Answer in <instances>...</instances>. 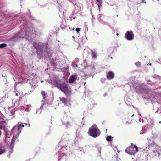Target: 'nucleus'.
<instances>
[{"mask_svg": "<svg viewBox=\"0 0 161 161\" xmlns=\"http://www.w3.org/2000/svg\"><path fill=\"white\" fill-rule=\"evenodd\" d=\"M56 86L57 88L59 89L66 96L70 95L71 91L68 85L65 83H58Z\"/></svg>", "mask_w": 161, "mask_h": 161, "instance_id": "f257e3e1", "label": "nucleus"}, {"mask_svg": "<svg viewBox=\"0 0 161 161\" xmlns=\"http://www.w3.org/2000/svg\"><path fill=\"white\" fill-rule=\"evenodd\" d=\"M21 130H20L17 126H14L13 127L11 131V133L14 135L13 137L11 142L10 146H13L15 140L17 136H19Z\"/></svg>", "mask_w": 161, "mask_h": 161, "instance_id": "f03ea898", "label": "nucleus"}, {"mask_svg": "<svg viewBox=\"0 0 161 161\" xmlns=\"http://www.w3.org/2000/svg\"><path fill=\"white\" fill-rule=\"evenodd\" d=\"M99 129L96 126L93 125L89 129V134L91 136L95 138L98 136V131Z\"/></svg>", "mask_w": 161, "mask_h": 161, "instance_id": "7ed1b4c3", "label": "nucleus"}, {"mask_svg": "<svg viewBox=\"0 0 161 161\" xmlns=\"http://www.w3.org/2000/svg\"><path fill=\"white\" fill-rule=\"evenodd\" d=\"M138 150L137 147L135 145L134 147L131 146L127 147L125 150V152L130 154L132 155L134 154L136 152H138Z\"/></svg>", "mask_w": 161, "mask_h": 161, "instance_id": "20e7f679", "label": "nucleus"}, {"mask_svg": "<svg viewBox=\"0 0 161 161\" xmlns=\"http://www.w3.org/2000/svg\"><path fill=\"white\" fill-rule=\"evenodd\" d=\"M125 36L127 40H132L134 37V35L131 31H127L125 35Z\"/></svg>", "mask_w": 161, "mask_h": 161, "instance_id": "39448f33", "label": "nucleus"}, {"mask_svg": "<svg viewBox=\"0 0 161 161\" xmlns=\"http://www.w3.org/2000/svg\"><path fill=\"white\" fill-rule=\"evenodd\" d=\"M114 76V74L111 71L108 72L106 75L107 78L109 80H110L113 78Z\"/></svg>", "mask_w": 161, "mask_h": 161, "instance_id": "423d86ee", "label": "nucleus"}, {"mask_svg": "<svg viewBox=\"0 0 161 161\" xmlns=\"http://www.w3.org/2000/svg\"><path fill=\"white\" fill-rule=\"evenodd\" d=\"M6 124V122L5 121H0V129L2 130L5 129Z\"/></svg>", "mask_w": 161, "mask_h": 161, "instance_id": "0eeeda50", "label": "nucleus"}, {"mask_svg": "<svg viewBox=\"0 0 161 161\" xmlns=\"http://www.w3.org/2000/svg\"><path fill=\"white\" fill-rule=\"evenodd\" d=\"M96 3L98 6L99 10L100 11V7L102 6V0H96Z\"/></svg>", "mask_w": 161, "mask_h": 161, "instance_id": "6e6552de", "label": "nucleus"}, {"mask_svg": "<svg viewBox=\"0 0 161 161\" xmlns=\"http://www.w3.org/2000/svg\"><path fill=\"white\" fill-rule=\"evenodd\" d=\"M59 99L60 101H62V103L64 105H66L67 102V99L64 97H59Z\"/></svg>", "mask_w": 161, "mask_h": 161, "instance_id": "1a4fd4ad", "label": "nucleus"}, {"mask_svg": "<svg viewBox=\"0 0 161 161\" xmlns=\"http://www.w3.org/2000/svg\"><path fill=\"white\" fill-rule=\"evenodd\" d=\"M33 45L34 47L36 49H37L40 48L41 45L39 44L36 42H34Z\"/></svg>", "mask_w": 161, "mask_h": 161, "instance_id": "9d476101", "label": "nucleus"}, {"mask_svg": "<svg viewBox=\"0 0 161 161\" xmlns=\"http://www.w3.org/2000/svg\"><path fill=\"white\" fill-rule=\"evenodd\" d=\"M76 80V78L74 76L72 75L70 76L69 79V82L70 83H73L74 81Z\"/></svg>", "mask_w": 161, "mask_h": 161, "instance_id": "9b49d317", "label": "nucleus"}, {"mask_svg": "<svg viewBox=\"0 0 161 161\" xmlns=\"http://www.w3.org/2000/svg\"><path fill=\"white\" fill-rule=\"evenodd\" d=\"M16 126H17V127L20 130H21L20 129L21 127H23L24 126V124L20 122H19L17 124V125Z\"/></svg>", "mask_w": 161, "mask_h": 161, "instance_id": "f8f14e48", "label": "nucleus"}, {"mask_svg": "<svg viewBox=\"0 0 161 161\" xmlns=\"http://www.w3.org/2000/svg\"><path fill=\"white\" fill-rule=\"evenodd\" d=\"M92 57L93 58H96L97 57V55L96 53L93 51H92Z\"/></svg>", "mask_w": 161, "mask_h": 161, "instance_id": "ddd939ff", "label": "nucleus"}, {"mask_svg": "<svg viewBox=\"0 0 161 161\" xmlns=\"http://www.w3.org/2000/svg\"><path fill=\"white\" fill-rule=\"evenodd\" d=\"M41 94L43 96V99H45L46 98V94L45 93L44 91H42L41 92Z\"/></svg>", "mask_w": 161, "mask_h": 161, "instance_id": "4468645a", "label": "nucleus"}, {"mask_svg": "<svg viewBox=\"0 0 161 161\" xmlns=\"http://www.w3.org/2000/svg\"><path fill=\"white\" fill-rule=\"evenodd\" d=\"M60 27L62 29H64L65 28H66L67 29H70V27L69 26H65L64 24L61 25H60Z\"/></svg>", "mask_w": 161, "mask_h": 161, "instance_id": "2eb2a0df", "label": "nucleus"}, {"mask_svg": "<svg viewBox=\"0 0 161 161\" xmlns=\"http://www.w3.org/2000/svg\"><path fill=\"white\" fill-rule=\"evenodd\" d=\"M153 77L154 78L158 79L159 80H161V77L157 75H154Z\"/></svg>", "mask_w": 161, "mask_h": 161, "instance_id": "dca6fc26", "label": "nucleus"}, {"mask_svg": "<svg viewBox=\"0 0 161 161\" xmlns=\"http://www.w3.org/2000/svg\"><path fill=\"white\" fill-rule=\"evenodd\" d=\"M5 152V150L2 148V147H0V155L2 154Z\"/></svg>", "mask_w": 161, "mask_h": 161, "instance_id": "f3484780", "label": "nucleus"}, {"mask_svg": "<svg viewBox=\"0 0 161 161\" xmlns=\"http://www.w3.org/2000/svg\"><path fill=\"white\" fill-rule=\"evenodd\" d=\"M112 138L111 136H108L106 137V140L108 142H110L112 141Z\"/></svg>", "mask_w": 161, "mask_h": 161, "instance_id": "a211bd4d", "label": "nucleus"}, {"mask_svg": "<svg viewBox=\"0 0 161 161\" xmlns=\"http://www.w3.org/2000/svg\"><path fill=\"white\" fill-rule=\"evenodd\" d=\"M7 46V44L5 43H2L0 44V48H3Z\"/></svg>", "mask_w": 161, "mask_h": 161, "instance_id": "6ab92c4d", "label": "nucleus"}, {"mask_svg": "<svg viewBox=\"0 0 161 161\" xmlns=\"http://www.w3.org/2000/svg\"><path fill=\"white\" fill-rule=\"evenodd\" d=\"M152 145L148 146V147H147L146 148V151H148V149H149V150L151 149V150H152Z\"/></svg>", "mask_w": 161, "mask_h": 161, "instance_id": "aec40b11", "label": "nucleus"}, {"mask_svg": "<svg viewBox=\"0 0 161 161\" xmlns=\"http://www.w3.org/2000/svg\"><path fill=\"white\" fill-rule=\"evenodd\" d=\"M145 127H146L145 126L144 127H142V132H141L142 134V133H143L144 132H145V130L146 129H145Z\"/></svg>", "mask_w": 161, "mask_h": 161, "instance_id": "412c9836", "label": "nucleus"}, {"mask_svg": "<svg viewBox=\"0 0 161 161\" xmlns=\"http://www.w3.org/2000/svg\"><path fill=\"white\" fill-rule=\"evenodd\" d=\"M30 76H32L33 77H35L36 75V73H31L30 74Z\"/></svg>", "mask_w": 161, "mask_h": 161, "instance_id": "4be33fe9", "label": "nucleus"}, {"mask_svg": "<svg viewBox=\"0 0 161 161\" xmlns=\"http://www.w3.org/2000/svg\"><path fill=\"white\" fill-rule=\"evenodd\" d=\"M135 64L137 66H139L141 65V63L140 62H137L135 63Z\"/></svg>", "mask_w": 161, "mask_h": 161, "instance_id": "5701e85b", "label": "nucleus"}, {"mask_svg": "<svg viewBox=\"0 0 161 161\" xmlns=\"http://www.w3.org/2000/svg\"><path fill=\"white\" fill-rule=\"evenodd\" d=\"M80 28H78L76 29L75 31H76L77 33H78L79 32V31H80Z\"/></svg>", "mask_w": 161, "mask_h": 161, "instance_id": "b1692460", "label": "nucleus"}, {"mask_svg": "<svg viewBox=\"0 0 161 161\" xmlns=\"http://www.w3.org/2000/svg\"><path fill=\"white\" fill-rule=\"evenodd\" d=\"M135 84V83L134 84H133V86L134 87L135 89L136 88V87H137V85H136L137 84H136V85H134Z\"/></svg>", "mask_w": 161, "mask_h": 161, "instance_id": "393cba45", "label": "nucleus"}, {"mask_svg": "<svg viewBox=\"0 0 161 161\" xmlns=\"http://www.w3.org/2000/svg\"><path fill=\"white\" fill-rule=\"evenodd\" d=\"M19 95H20V96H22V95L21 94V93H19L18 94V93H16V94H15V95H16V96H18Z\"/></svg>", "mask_w": 161, "mask_h": 161, "instance_id": "a878e982", "label": "nucleus"}, {"mask_svg": "<svg viewBox=\"0 0 161 161\" xmlns=\"http://www.w3.org/2000/svg\"><path fill=\"white\" fill-rule=\"evenodd\" d=\"M142 3H146V2L144 0H142Z\"/></svg>", "mask_w": 161, "mask_h": 161, "instance_id": "bb28decb", "label": "nucleus"}, {"mask_svg": "<svg viewBox=\"0 0 161 161\" xmlns=\"http://www.w3.org/2000/svg\"><path fill=\"white\" fill-rule=\"evenodd\" d=\"M25 126H29V124H27V123H26V124H25Z\"/></svg>", "mask_w": 161, "mask_h": 161, "instance_id": "cd10ccee", "label": "nucleus"}, {"mask_svg": "<svg viewBox=\"0 0 161 161\" xmlns=\"http://www.w3.org/2000/svg\"><path fill=\"white\" fill-rule=\"evenodd\" d=\"M147 65H151V64L150 63H148V64H147Z\"/></svg>", "mask_w": 161, "mask_h": 161, "instance_id": "c85d7f7f", "label": "nucleus"}, {"mask_svg": "<svg viewBox=\"0 0 161 161\" xmlns=\"http://www.w3.org/2000/svg\"><path fill=\"white\" fill-rule=\"evenodd\" d=\"M147 82H151V80H147Z\"/></svg>", "mask_w": 161, "mask_h": 161, "instance_id": "c756f323", "label": "nucleus"}, {"mask_svg": "<svg viewBox=\"0 0 161 161\" xmlns=\"http://www.w3.org/2000/svg\"><path fill=\"white\" fill-rule=\"evenodd\" d=\"M119 35V33H116V35L117 36Z\"/></svg>", "mask_w": 161, "mask_h": 161, "instance_id": "7c9ffc66", "label": "nucleus"}, {"mask_svg": "<svg viewBox=\"0 0 161 161\" xmlns=\"http://www.w3.org/2000/svg\"><path fill=\"white\" fill-rule=\"evenodd\" d=\"M1 131H0V136H1Z\"/></svg>", "mask_w": 161, "mask_h": 161, "instance_id": "2f4dec72", "label": "nucleus"}, {"mask_svg": "<svg viewBox=\"0 0 161 161\" xmlns=\"http://www.w3.org/2000/svg\"><path fill=\"white\" fill-rule=\"evenodd\" d=\"M74 29H75L74 28H73V29H72V30H73V31H74Z\"/></svg>", "mask_w": 161, "mask_h": 161, "instance_id": "473e14b6", "label": "nucleus"}, {"mask_svg": "<svg viewBox=\"0 0 161 161\" xmlns=\"http://www.w3.org/2000/svg\"><path fill=\"white\" fill-rule=\"evenodd\" d=\"M41 82L42 83L43 82V81H42Z\"/></svg>", "mask_w": 161, "mask_h": 161, "instance_id": "72a5a7b5", "label": "nucleus"}, {"mask_svg": "<svg viewBox=\"0 0 161 161\" xmlns=\"http://www.w3.org/2000/svg\"><path fill=\"white\" fill-rule=\"evenodd\" d=\"M159 123H161V121H160V122H159Z\"/></svg>", "mask_w": 161, "mask_h": 161, "instance_id": "f704fd0d", "label": "nucleus"}, {"mask_svg": "<svg viewBox=\"0 0 161 161\" xmlns=\"http://www.w3.org/2000/svg\"><path fill=\"white\" fill-rule=\"evenodd\" d=\"M133 115H134V114H133L131 116H132H132H133Z\"/></svg>", "mask_w": 161, "mask_h": 161, "instance_id": "c9c22d12", "label": "nucleus"}, {"mask_svg": "<svg viewBox=\"0 0 161 161\" xmlns=\"http://www.w3.org/2000/svg\"><path fill=\"white\" fill-rule=\"evenodd\" d=\"M85 83H84V85H85Z\"/></svg>", "mask_w": 161, "mask_h": 161, "instance_id": "e433bc0d", "label": "nucleus"}, {"mask_svg": "<svg viewBox=\"0 0 161 161\" xmlns=\"http://www.w3.org/2000/svg\"><path fill=\"white\" fill-rule=\"evenodd\" d=\"M72 37L73 38H74V36H72Z\"/></svg>", "mask_w": 161, "mask_h": 161, "instance_id": "4c0bfd02", "label": "nucleus"}, {"mask_svg": "<svg viewBox=\"0 0 161 161\" xmlns=\"http://www.w3.org/2000/svg\"><path fill=\"white\" fill-rule=\"evenodd\" d=\"M140 119H139V120L140 121Z\"/></svg>", "mask_w": 161, "mask_h": 161, "instance_id": "58836bf2", "label": "nucleus"}, {"mask_svg": "<svg viewBox=\"0 0 161 161\" xmlns=\"http://www.w3.org/2000/svg\"><path fill=\"white\" fill-rule=\"evenodd\" d=\"M141 91H142V89Z\"/></svg>", "mask_w": 161, "mask_h": 161, "instance_id": "ea45409f", "label": "nucleus"}]
</instances>
